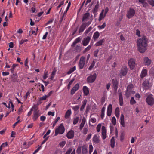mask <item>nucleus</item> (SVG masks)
<instances>
[{
	"label": "nucleus",
	"instance_id": "1",
	"mask_svg": "<svg viewBox=\"0 0 154 154\" xmlns=\"http://www.w3.org/2000/svg\"><path fill=\"white\" fill-rule=\"evenodd\" d=\"M148 40L146 37L143 36L141 38L137 40V45L138 50L140 53H144L147 49Z\"/></svg>",
	"mask_w": 154,
	"mask_h": 154
},
{
	"label": "nucleus",
	"instance_id": "2",
	"mask_svg": "<svg viewBox=\"0 0 154 154\" xmlns=\"http://www.w3.org/2000/svg\"><path fill=\"white\" fill-rule=\"evenodd\" d=\"M65 128L63 123H61L57 128H56L54 136H57L58 134H62L65 132Z\"/></svg>",
	"mask_w": 154,
	"mask_h": 154
},
{
	"label": "nucleus",
	"instance_id": "3",
	"mask_svg": "<svg viewBox=\"0 0 154 154\" xmlns=\"http://www.w3.org/2000/svg\"><path fill=\"white\" fill-rule=\"evenodd\" d=\"M97 76L96 73H94L92 75H91L87 78V81L88 83H93L96 80Z\"/></svg>",
	"mask_w": 154,
	"mask_h": 154
},
{
	"label": "nucleus",
	"instance_id": "4",
	"mask_svg": "<svg viewBox=\"0 0 154 154\" xmlns=\"http://www.w3.org/2000/svg\"><path fill=\"white\" fill-rule=\"evenodd\" d=\"M85 63V58L84 56L81 57L80 59L78 64V66L80 69L83 68Z\"/></svg>",
	"mask_w": 154,
	"mask_h": 154
},
{
	"label": "nucleus",
	"instance_id": "5",
	"mask_svg": "<svg viewBox=\"0 0 154 154\" xmlns=\"http://www.w3.org/2000/svg\"><path fill=\"white\" fill-rule=\"evenodd\" d=\"M119 83V80L116 78H114L112 80V84L114 91L116 93Z\"/></svg>",
	"mask_w": 154,
	"mask_h": 154
},
{
	"label": "nucleus",
	"instance_id": "6",
	"mask_svg": "<svg viewBox=\"0 0 154 154\" xmlns=\"http://www.w3.org/2000/svg\"><path fill=\"white\" fill-rule=\"evenodd\" d=\"M128 71V68L126 66H124L122 68L120 72L119 75L121 78L123 76H125L126 75Z\"/></svg>",
	"mask_w": 154,
	"mask_h": 154
},
{
	"label": "nucleus",
	"instance_id": "7",
	"mask_svg": "<svg viewBox=\"0 0 154 154\" xmlns=\"http://www.w3.org/2000/svg\"><path fill=\"white\" fill-rule=\"evenodd\" d=\"M152 95H150L148 96L146 99V101L149 105L152 106L154 103V98L152 97Z\"/></svg>",
	"mask_w": 154,
	"mask_h": 154
},
{
	"label": "nucleus",
	"instance_id": "8",
	"mask_svg": "<svg viewBox=\"0 0 154 154\" xmlns=\"http://www.w3.org/2000/svg\"><path fill=\"white\" fill-rule=\"evenodd\" d=\"M135 14V11L133 8H130L127 11V17L128 18H131L133 17Z\"/></svg>",
	"mask_w": 154,
	"mask_h": 154
},
{
	"label": "nucleus",
	"instance_id": "9",
	"mask_svg": "<svg viewBox=\"0 0 154 154\" xmlns=\"http://www.w3.org/2000/svg\"><path fill=\"white\" fill-rule=\"evenodd\" d=\"M40 116V114L39 113V111L37 109V107H36L33 112L32 117L33 120L34 121H35Z\"/></svg>",
	"mask_w": 154,
	"mask_h": 154
},
{
	"label": "nucleus",
	"instance_id": "10",
	"mask_svg": "<svg viewBox=\"0 0 154 154\" xmlns=\"http://www.w3.org/2000/svg\"><path fill=\"white\" fill-rule=\"evenodd\" d=\"M128 63L131 69H133L135 67L136 65L135 60L132 58L130 59L128 61Z\"/></svg>",
	"mask_w": 154,
	"mask_h": 154
},
{
	"label": "nucleus",
	"instance_id": "11",
	"mask_svg": "<svg viewBox=\"0 0 154 154\" xmlns=\"http://www.w3.org/2000/svg\"><path fill=\"white\" fill-rule=\"evenodd\" d=\"M92 141L95 144L99 143L100 142V136L97 134H95L93 137Z\"/></svg>",
	"mask_w": 154,
	"mask_h": 154
},
{
	"label": "nucleus",
	"instance_id": "12",
	"mask_svg": "<svg viewBox=\"0 0 154 154\" xmlns=\"http://www.w3.org/2000/svg\"><path fill=\"white\" fill-rule=\"evenodd\" d=\"M91 39V37L89 36H87L82 41V45L83 46H86L89 43Z\"/></svg>",
	"mask_w": 154,
	"mask_h": 154
},
{
	"label": "nucleus",
	"instance_id": "13",
	"mask_svg": "<svg viewBox=\"0 0 154 154\" xmlns=\"http://www.w3.org/2000/svg\"><path fill=\"white\" fill-rule=\"evenodd\" d=\"M118 93L119 94V100L120 105L122 106L123 105V98L122 96V94L121 90L120 89H119L118 90Z\"/></svg>",
	"mask_w": 154,
	"mask_h": 154
},
{
	"label": "nucleus",
	"instance_id": "14",
	"mask_svg": "<svg viewBox=\"0 0 154 154\" xmlns=\"http://www.w3.org/2000/svg\"><path fill=\"white\" fill-rule=\"evenodd\" d=\"M79 84L78 83L76 84L71 89V94L72 95L76 91L79 89Z\"/></svg>",
	"mask_w": 154,
	"mask_h": 154
},
{
	"label": "nucleus",
	"instance_id": "15",
	"mask_svg": "<svg viewBox=\"0 0 154 154\" xmlns=\"http://www.w3.org/2000/svg\"><path fill=\"white\" fill-rule=\"evenodd\" d=\"M99 2L97 1V2L96 5H95L94 8L92 10L93 13L95 14L98 11V9L99 8Z\"/></svg>",
	"mask_w": 154,
	"mask_h": 154
},
{
	"label": "nucleus",
	"instance_id": "16",
	"mask_svg": "<svg viewBox=\"0 0 154 154\" xmlns=\"http://www.w3.org/2000/svg\"><path fill=\"white\" fill-rule=\"evenodd\" d=\"M74 131L73 130H71L67 133L66 136L68 139H72L74 137Z\"/></svg>",
	"mask_w": 154,
	"mask_h": 154
},
{
	"label": "nucleus",
	"instance_id": "17",
	"mask_svg": "<svg viewBox=\"0 0 154 154\" xmlns=\"http://www.w3.org/2000/svg\"><path fill=\"white\" fill-rule=\"evenodd\" d=\"M144 63L146 65H149L151 63V60L147 57H145L143 59Z\"/></svg>",
	"mask_w": 154,
	"mask_h": 154
},
{
	"label": "nucleus",
	"instance_id": "18",
	"mask_svg": "<svg viewBox=\"0 0 154 154\" xmlns=\"http://www.w3.org/2000/svg\"><path fill=\"white\" fill-rule=\"evenodd\" d=\"M102 138L103 139H105L106 138V131L104 126L102 127Z\"/></svg>",
	"mask_w": 154,
	"mask_h": 154
},
{
	"label": "nucleus",
	"instance_id": "19",
	"mask_svg": "<svg viewBox=\"0 0 154 154\" xmlns=\"http://www.w3.org/2000/svg\"><path fill=\"white\" fill-rule=\"evenodd\" d=\"M147 70L143 68L141 72L140 76L141 78H143L145 77L147 73Z\"/></svg>",
	"mask_w": 154,
	"mask_h": 154
},
{
	"label": "nucleus",
	"instance_id": "20",
	"mask_svg": "<svg viewBox=\"0 0 154 154\" xmlns=\"http://www.w3.org/2000/svg\"><path fill=\"white\" fill-rule=\"evenodd\" d=\"M86 27L85 24H84V23H82L80 27L79 30V34H80L81 33H82Z\"/></svg>",
	"mask_w": 154,
	"mask_h": 154
},
{
	"label": "nucleus",
	"instance_id": "21",
	"mask_svg": "<svg viewBox=\"0 0 154 154\" xmlns=\"http://www.w3.org/2000/svg\"><path fill=\"white\" fill-rule=\"evenodd\" d=\"M120 123L121 125L123 127H125V122L124 121V116L123 114H122L121 115L120 118Z\"/></svg>",
	"mask_w": 154,
	"mask_h": 154
},
{
	"label": "nucleus",
	"instance_id": "22",
	"mask_svg": "<svg viewBox=\"0 0 154 154\" xmlns=\"http://www.w3.org/2000/svg\"><path fill=\"white\" fill-rule=\"evenodd\" d=\"M83 90L84 94L86 96L88 95L89 92L88 88L86 86H84Z\"/></svg>",
	"mask_w": 154,
	"mask_h": 154
},
{
	"label": "nucleus",
	"instance_id": "23",
	"mask_svg": "<svg viewBox=\"0 0 154 154\" xmlns=\"http://www.w3.org/2000/svg\"><path fill=\"white\" fill-rule=\"evenodd\" d=\"M81 39L82 38L80 37L77 38L73 42L71 45L72 46L74 47L76 44L80 42Z\"/></svg>",
	"mask_w": 154,
	"mask_h": 154
},
{
	"label": "nucleus",
	"instance_id": "24",
	"mask_svg": "<svg viewBox=\"0 0 154 154\" xmlns=\"http://www.w3.org/2000/svg\"><path fill=\"white\" fill-rule=\"evenodd\" d=\"M149 84V82L147 80H145L144 81L143 83V85L144 87V88L147 89L148 88Z\"/></svg>",
	"mask_w": 154,
	"mask_h": 154
},
{
	"label": "nucleus",
	"instance_id": "25",
	"mask_svg": "<svg viewBox=\"0 0 154 154\" xmlns=\"http://www.w3.org/2000/svg\"><path fill=\"white\" fill-rule=\"evenodd\" d=\"M104 41V39H102L97 42L95 44V45L96 46H101L103 44V43Z\"/></svg>",
	"mask_w": 154,
	"mask_h": 154
},
{
	"label": "nucleus",
	"instance_id": "26",
	"mask_svg": "<svg viewBox=\"0 0 154 154\" xmlns=\"http://www.w3.org/2000/svg\"><path fill=\"white\" fill-rule=\"evenodd\" d=\"M82 152L83 154H86L88 152L87 147L85 145H83L82 147Z\"/></svg>",
	"mask_w": 154,
	"mask_h": 154
},
{
	"label": "nucleus",
	"instance_id": "27",
	"mask_svg": "<svg viewBox=\"0 0 154 154\" xmlns=\"http://www.w3.org/2000/svg\"><path fill=\"white\" fill-rule=\"evenodd\" d=\"M71 111L70 109L68 110L66 112L65 115V118L66 119H67L69 118V116L71 114Z\"/></svg>",
	"mask_w": 154,
	"mask_h": 154
},
{
	"label": "nucleus",
	"instance_id": "28",
	"mask_svg": "<svg viewBox=\"0 0 154 154\" xmlns=\"http://www.w3.org/2000/svg\"><path fill=\"white\" fill-rule=\"evenodd\" d=\"M103 11L104 10H102V11L101 12L100 14L99 17V21H100L103 19L106 16H105L104 14V15H103Z\"/></svg>",
	"mask_w": 154,
	"mask_h": 154
},
{
	"label": "nucleus",
	"instance_id": "29",
	"mask_svg": "<svg viewBox=\"0 0 154 154\" xmlns=\"http://www.w3.org/2000/svg\"><path fill=\"white\" fill-rule=\"evenodd\" d=\"M100 36V34L98 31L96 32L94 34L93 38L95 40L97 39Z\"/></svg>",
	"mask_w": 154,
	"mask_h": 154
},
{
	"label": "nucleus",
	"instance_id": "30",
	"mask_svg": "<svg viewBox=\"0 0 154 154\" xmlns=\"http://www.w3.org/2000/svg\"><path fill=\"white\" fill-rule=\"evenodd\" d=\"M90 16V14L89 13H86L84 15L82 18V21L85 20Z\"/></svg>",
	"mask_w": 154,
	"mask_h": 154
},
{
	"label": "nucleus",
	"instance_id": "31",
	"mask_svg": "<svg viewBox=\"0 0 154 154\" xmlns=\"http://www.w3.org/2000/svg\"><path fill=\"white\" fill-rule=\"evenodd\" d=\"M111 146L112 148H113L115 146V137H112L111 139Z\"/></svg>",
	"mask_w": 154,
	"mask_h": 154
},
{
	"label": "nucleus",
	"instance_id": "32",
	"mask_svg": "<svg viewBox=\"0 0 154 154\" xmlns=\"http://www.w3.org/2000/svg\"><path fill=\"white\" fill-rule=\"evenodd\" d=\"M76 69V67L74 66L70 68L67 73V74L69 75L73 72Z\"/></svg>",
	"mask_w": 154,
	"mask_h": 154
},
{
	"label": "nucleus",
	"instance_id": "33",
	"mask_svg": "<svg viewBox=\"0 0 154 154\" xmlns=\"http://www.w3.org/2000/svg\"><path fill=\"white\" fill-rule=\"evenodd\" d=\"M119 107H117L115 111V115L116 117L117 118H118L119 117Z\"/></svg>",
	"mask_w": 154,
	"mask_h": 154
},
{
	"label": "nucleus",
	"instance_id": "34",
	"mask_svg": "<svg viewBox=\"0 0 154 154\" xmlns=\"http://www.w3.org/2000/svg\"><path fill=\"white\" fill-rule=\"evenodd\" d=\"M36 108V106L34 105L32 107V108L30 109V111L28 113L27 115L29 116L31 115L32 114V111L33 110L35 109H35Z\"/></svg>",
	"mask_w": 154,
	"mask_h": 154
},
{
	"label": "nucleus",
	"instance_id": "35",
	"mask_svg": "<svg viewBox=\"0 0 154 154\" xmlns=\"http://www.w3.org/2000/svg\"><path fill=\"white\" fill-rule=\"evenodd\" d=\"M48 71L45 70L44 72V75L43 77V79L44 80H45L48 77Z\"/></svg>",
	"mask_w": 154,
	"mask_h": 154
},
{
	"label": "nucleus",
	"instance_id": "36",
	"mask_svg": "<svg viewBox=\"0 0 154 154\" xmlns=\"http://www.w3.org/2000/svg\"><path fill=\"white\" fill-rule=\"evenodd\" d=\"M56 71L54 70H53V71L52 72V73L51 75V77H50V79L51 80H53V79L54 78V77L55 75L56 74Z\"/></svg>",
	"mask_w": 154,
	"mask_h": 154
},
{
	"label": "nucleus",
	"instance_id": "37",
	"mask_svg": "<svg viewBox=\"0 0 154 154\" xmlns=\"http://www.w3.org/2000/svg\"><path fill=\"white\" fill-rule=\"evenodd\" d=\"M91 43L90 45H88L87 47H86L84 50L83 53H85L88 51H89L91 47Z\"/></svg>",
	"mask_w": 154,
	"mask_h": 154
},
{
	"label": "nucleus",
	"instance_id": "38",
	"mask_svg": "<svg viewBox=\"0 0 154 154\" xmlns=\"http://www.w3.org/2000/svg\"><path fill=\"white\" fill-rule=\"evenodd\" d=\"M74 80H75V79L73 78L71 81H70V82H69L68 84V85L67 86V88L68 89H69L71 87V85L72 84V83H73V82H74Z\"/></svg>",
	"mask_w": 154,
	"mask_h": 154
},
{
	"label": "nucleus",
	"instance_id": "39",
	"mask_svg": "<svg viewBox=\"0 0 154 154\" xmlns=\"http://www.w3.org/2000/svg\"><path fill=\"white\" fill-rule=\"evenodd\" d=\"M92 29V27L91 26H90L85 30L84 32V34L86 35L91 31Z\"/></svg>",
	"mask_w": 154,
	"mask_h": 154
},
{
	"label": "nucleus",
	"instance_id": "40",
	"mask_svg": "<svg viewBox=\"0 0 154 154\" xmlns=\"http://www.w3.org/2000/svg\"><path fill=\"white\" fill-rule=\"evenodd\" d=\"M133 88V85L132 84H130L127 87V90L131 91Z\"/></svg>",
	"mask_w": 154,
	"mask_h": 154
},
{
	"label": "nucleus",
	"instance_id": "41",
	"mask_svg": "<svg viewBox=\"0 0 154 154\" xmlns=\"http://www.w3.org/2000/svg\"><path fill=\"white\" fill-rule=\"evenodd\" d=\"M136 103V101L133 97H132L130 100V103L131 105H133Z\"/></svg>",
	"mask_w": 154,
	"mask_h": 154
},
{
	"label": "nucleus",
	"instance_id": "42",
	"mask_svg": "<svg viewBox=\"0 0 154 154\" xmlns=\"http://www.w3.org/2000/svg\"><path fill=\"white\" fill-rule=\"evenodd\" d=\"M60 117H58L56 118L55 120L54 121V122L53 123V126H52V127H54L55 126L57 122L60 120Z\"/></svg>",
	"mask_w": 154,
	"mask_h": 154
},
{
	"label": "nucleus",
	"instance_id": "43",
	"mask_svg": "<svg viewBox=\"0 0 154 154\" xmlns=\"http://www.w3.org/2000/svg\"><path fill=\"white\" fill-rule=\"evenodd\" d=\"M148 3L152 7H154V0H147Z\"/></svg>",
	"mask_w": 154,
	"mask_h": 154
},
{
	"label": "nucleus",
	"instance_id": "44",
	"mask_svg": "<svg viewBox=\"0 0 154 154\" xmlns=\"http://www.w3.org/2000/svg\"><path fill=\"white\" fill-rule=\"evenodd\" d=\"M76 51L80 52L81 49V48L79 45H76L75 48Z\"/></svg>",
	"mask_w": 154,
	"mask_h": 154
},
{
	"label": "nucleus",
	"instance_id": "45",
	"mask_svg": "<svg viewBox=\"0 0 154 154\" xmlns=\"http://www.w3.org/2000/svg\"><path fill=\"white\" fill-rule=\"evenodd\" d=\"M79 119V117H77L74 119L73 121V124L74 125L76 124L78 122Z\"/></svg>",
	"mask_w": 154,
	"mask_h": 154
},
{
	"label": "nucleus",
	"instance_id": "46",
	"mask_svg": "<svg viewBox=\"0 0 154 154\" xmlns=\"http://www.w3.org/2000/svg\"><path fill=\"white\" fill-rule=\"evenodd\" d=\"M112 122L113 125H116V119L115 117L113 116L112 117Z\"/></svg>",
	"mask_w": 154,
	"mask_h": 154
},
{
	"label": "nucleus",
	"instance_id": "47",
	"mask_svg": "<svg viewBox=\"0 0 154 154\" xmlns=\"http://www.w3.org/2000/svg\"><path fill=\"white\" fill-rule=\"evenodd\" d=\"M95 62L94 61H93L91 63V65L89 67L88 69L90 70H91L94 67L95 65Z\"/></svg>",
	"mask_w": 154,
	"mask_h": 154
},
{
	"label": "nucleus",
	"instance_id": "48",
	"mask_svg": "<svg viewBox=\"0 0 154 154\" xmlns=\"http://www.w3.org/2000/svg\"><path fill=\"white\" fill-rule=\"evenodd\" d=\"M82 149V147L81 146H78L77 150L76 152L78 154H80L81 152Z\"/></svg>",
	"mask_w": 154,
	"mask_h": 154
},
{
	"label": "nucleus",
	"instance_id": "49",
	"mask_svg": "<svg viewBox=\"0 0 154 154\" xmlns=\"http://www.w3.org/2000/svg\"><path fill=\"white\" fill-rule=\"evenodd\" d=\"M93 146L91 144H90L89 145V153L91 154L93 151Z\"/></svg>",
	"mask_w": 154,
	"mask_h": 154
},
{
	"label": "nucleus",
	"instance_id": "50",
	"mask_svg": "<svg viewBox=\"0 0 154 154\" xmlns=\"http://www.w3.org/2000/svg\"><path fill=\"white\" fill-rule=\"evenodd\" d=\"M99 51V50L98 49H97L95 51H94V57H97V54Z\"/></svg>",
	"mask_w": 154,
	"mask_h": 154
},
{
	"label": "nucleus",
	"instance_id": "51",
	"mask_svg": "<svg viewBox=\"0 0 154 154\" xmlns=\"http://www.w3.org/2000/svg\"><path fill=\"white\" fill-rule=\"evenodd\" d=\"M106 26V23L104 22L102 25L101 26H98V27L100 29H104Z\"/></svg>",
	"mask_w": 154,
	"mask_h": 154
},
{
	"label": "nucleus",
	"instance_id": "52",
	"mask_svg": "<svg viewBox=\"0 0 154 154\" xmlns=\"http://www.w3.org/2000/svg\"><path fill=\"white\" fill-rule=\"evenodd\" d=\"M101 126V125L100 123L99 124L97 125L96 128L97 131V132H99L100 131Z\"/></svg>",
	"mask_w": 154,
	"mask_h": 154
},
{
	"label": "nucleus",
	"instance_id": "53",
	"mask_svg": "<svg viewBox=\"0 0 154 154\" xmlns=\"http://www.w3.org/2000/svg\"><path fill=\"white\" fill-rule=\"evenodd\" d=\"M79 107L78 106L76 105L72 107V109L75 111L78 110Z\"/></svg>",
	"mask_w": 154,
	"mask_h": 154
},
{
	"label": "nucleus",
	"instance_id": "54",
	"mask_svg": "<svg viewBox=\"0 0 154 154\" xmlns=\"http://www.w3.org/2000/svg\"><path fill=\"white\" fill-rule=\"evenodd\" d=\"M131 94V91L126 90L125 95L128 98L130 96Z\"/></svg>",
	"mask_w": 154,
	"mask_h": 154
},
{
	"label": "nucleus",
	"instance_id": "55",
	"mask_svg": "<svg viewBox=\"0 0 154 154\" xmlns=\"http://www.w3.org/2000/svg\"><path fill=\"white\" fill-rule=\"evenodd\" d=\"M28 58H27L26 59V60L25 61L24 65L26 66L27 67L28 69H29V66L28 65Z\"/></svg>",
	"mask_w": 154,
	"mask_h": 154
},
{
	"label": "nucleus",
	"instance_id": "56",
	"mask_svg": "<svg viewBox=\"0 0 154 154\" xmlns=\"http://www.w3.org/2000/svg\"><path fill=\"white\" fill-rule=\"evenodd\" d=\"M66 144V142L64 141H62L59 143V146L61 147H63Z\"/></svg>",
	"mask_w": 154,
	"mask_h": 154
},
{
	"label": "nucleus",
	"instance_id": "57",
	"mask_svg": "<svg viewBox=\"0 0 154 154\" xmlns=\"http://www.w3.org/2000/svg\"><path fill=\"white\" fill-rule=\"evenodd\" d=\"M47 98V96L46 95H45L44 96H43V97H40L39 99V100L40 101L42 100H45L46 99V98Z\"/></svg>",
	"mask_w": 154,
	"mask_h": 154
},
{
	"label": "nucleus",
	"instance_id": "58",
	"mask_svg": "<svg viewBox=\"0 0 154 154\" xmlns=\"http://www.w3.org/2000/svg\"><path fill=\"white\" fill-rule=\"evenodd\" d=\"M107 110L112 111V106L111 104H109L107 107Z\"/></svg>",
	"mask_w": 154,
	"mask_h": 154
},
{
	"label": "nucleus",
	"instance_id": "59",
	"mask_svg": "<svg viewBox=\"0 0 154 154\" xmlns=\"http://www.w3.org/2000/svg\"><path fill=\"white\" fill-rule=\"evenodd\" d=\"M41 146H39L38 148H37L34 152L33 154H35L37 153L41 148Z\"/></svg>",
	"mask_w": 154,
	"mask_h": 154
},
{
	"label": "nucleus",
	"instance_id": "60",
	"mask_svg": "<svg viewBox=\"0 0 154 154\" xmlns=\"http://www.w3.org/2000/svg\"><path fill=\"white\" fill-rule=\"evenodd\" d=\"M141 3L142 4V5L143 7L146 8L148 6V3L146 2L145 1L143 2H142Z\"/></svg>",
	"mask_w": 154,
	"mask_h": 154
},
{
	"label": "nucleus",
	"instance_id": "61",
	"mask_svg": "<svg viewBox=\"0 0 154 154\" xmlns=\"http://www.w3.org/2000/svg\"><path fill=\"white\" fill-rule=\"evenodd\" d=\"M140 32L138 29H137L136 30V35L139 37H140Z\"/></svg>",
	"mask_w": 154,
	"mask_h": 154
},
{
	"label": "nucleus",
	"instance_id": "62",
	"mask_svg": "<svg viewBox=\"0 0 154 154\" xmlns=\"http://www.w3.org/2000/svg\"><path fill=\"white\" fill-rule=\"evenodd\" d=\"M72 150V148H69L68 150H67L65 154H70Z\"/></svg>",
	"mask_w": 154,
	"mask_h": 154
},
{
	"label": "nucleus",
	"instance_id": "63",
	"mask_svg": "<svg viewBox=\"0 0 154 154\" xmlns=\"http://www.w3.org/2000/svg\"><path fill=\"white\" fill-rule=\"evenodd\" d=\"M88 129L86 128H83V133L84 134H87L88 132Z\"/></svg>",
	"mask_w": 154,
	"mask_h": 154
},
{
	"label": "nucleus",
	"instance_id": "64",
	"mask_svg": "<svg viewBox=\"0 0 154 154\" xmlns=\"http://www.w3.org/2000/svg\"><path fill=\"white\" fill-rule=\"evenodd\" d=\"M21 121H20V120H18L17 122H16L15 123H14L13 125V128H14L15 126H16L17 124H18Z\"/></svg>",
	"mask_w": 154,
	"mask_h": 154
}]
</instances>
